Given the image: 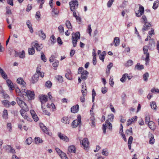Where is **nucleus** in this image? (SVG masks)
<instances>
[{
  "label": "nucleus",
  "mask_w": 159,
  "mask_h": 159,
  "mask_svg": "<svg viewBox=\"0 0 159 159\" xmlns=\"http://www.w3.org/2000/svg\"><path fill=\"white\" fill-rule=\"evenodd\" d=\"M23 95H26L30 100L34 99L35 94L34 92L30 90L22 89V90Z\"/></svg>",
  "instance_id": "nucleus-1"
},
{
  "label": "nucleus",
  "mask_w": 159,
  "mask_h": 159,
  "mask_svg": "<svg viewBox=\"0 0 159 159\" xmlns=\"http://www.w3.org/2000/svg\"><path fill=\"white\" fill-rule=\"evenodd\" d=\"M141 19L143 20L142 22L144 24L142 29V30L144 32L150 29L151 25L148 22L147 19L145 16L143 15L142 16Z\"/></svg>",
  "instance_id": "nucleus-2"
},
{
  "label": "nucleus",
  "mask_w": 159,
  "mask_h": 159,
  "mask_svg": "<svg viewBox=\"0 0 159 159\" xmlns=\"http://www.w3.org/2000/svg\"><path fill=\"white\" fill-rule=\"evenodd\" d=\"M22 98L17 97L16 98V102L19 106L21 108H25L26 111L27 110L28 106L22 99Z\"/></svg>",
  "instance_id": "nucleus-3"
},
{
  "label": "nucleus",
  "mask_w": 159,
  "mask_h": 159,
  "mask_svg": "<svg viewBox=\"0 0 159 159\" xmlns=\"http://www.w3.org/2000/svg\"><path fill=\"white\" fill-rule=\"evenodd\" d=\"M80 38V34L79 32H77L75 34L74 36H72V40L73 46L75 47L76 46L77 42L78 41L79 39Z\"/></svg>",
  "instance_id": "nucleus-4"
},
{
  "label": "nucleus",
  "mask_w": 159,
  "mask_h": 159,
  "mask_svg": "<svg viewBox=\"0 0 159 159\" xmlns=\"http://www.w3.org/2000/svg\"><path fill=\"white\" fill-rule=\"evenodd\" d=\"M39 98L41 103V108L43 111H44L43 107L45 105V103L48 101L47 96L46 95L42 94L39 95Z\"/></svg>",
  "instance_id": "nucleus-5"
},
{
  "label": "nucleus",
  "mask_w": 159,
  "mask_h": 159,
  "mask_svg": "<svg viewBox=\"0 0 159 159\" xmlns=\"http://www.w3.org/2000/svg\"><path fill=\"white\" fill-rule=\"evenodd\" d=\"M81 117L79 115L77 116V119L74 120L71 126L73 128H76L78 126H80L81 125Z\"/></svg>",
  "instance_id": "nucleus-6"
},
{
  "label": "nucleus",
  "mask_w": 159,
  "mask_h": 159,
  "mask_svg": "<svg viewBox=\"0 0 159 159\" xmlns=\"http://www.w3.org/2000/svg\"><path fill=\"white\" fill-rule=\"evenodd\" d=\"M81 147L85 150H87L89 147V142L87 138H84L82 140H80Z\"/></svg>",
  "instance_id": "nucleus-7"
},
{
  "label": "nucleus",
  "mask_w": 159,
  "mask_h": 159,
  "mask_svg": "<svg viewBox=\"0 0 159 159\" xmlns=\"http://www.w3.org/2000/svg\"><path fill=\"white\" fill-rule=\"evenodd\" d=\"M148 47L147 46H145L143 47V53L146 55V58L145 61H146V64L147 65L149 63V55L148 53L147 52L148 50Z\"/></svg>",
  "instance_id": "nucleus-8"
},
{
  "label": "nucleus",
  "mask_w": 159,
  "mask_h": 159,
  "mask_svg": "<svg viewBox=\"0 0 159 159\" xmlns=\"http://www.w3.org/2000/svg\"><path fill=\"white\" fill-rule=\"evenodd\" d=\"M70 9L72 11H74L76 8L78 7V2L77 0H72L69 2Z\"/></svg>",
  "instance_id": "nucleus-9"
},
{
  "label": "nucleus",
  "mask_w": 159,
  "mask_h": 159,
  "mask_svg": "<svg viewBox=\"0 0 159 159\" xmlns=\"http://www.w3.org/2000/svg\"><path fill=\"white\" fill-rule=\"evenodd\" d=\"M105 124H103L102 125V130L104 134H105L106 132V127L107 126H108V128L109 129H112V125L110 123L109 121H108V120H106V121Z\"/></svg>",
  "instance_id": "nucleus-10"
},
{
  "label": "nucleus",
  "mask_w": 159,
  "mask_h": 159,
  "mask_svg": "<svg viewBox=\"0 0 159 159\" xmlns=\"http://www.w3.org/2000/svg\"><path fill=\"white\" fill-rule=\"evenodd\" d=\"M144 7L141 5L139 7V10L136 12V16L137 17H140L144 13Z\"/></svg>",
  "instance_id": "nucleus-11"
},
{
  "label": "nucleus",
  "mask_w": 159,
  "mask_h": 159,
  "mask_svg": "<svg viewBox=\"0 0 159 159\" xmlns=\"http://www.w3.org/2000/svg\"><path fill=\"white\" fill-rule=\"evenodd\" d=\"M58 136L60 139L63 141L66 142H68L69 141V138L66 136L61 133H59Z\"/></svg>",
  "instance_id": "nucleus-12"
},
{
  "label": "nucleus",
  "mask_w": 159,
  "mask_h": 159,
  "mask_svg": "<svg viewBox=\"0 0 159 159\" xmlns=\"http://www.w3.org/2000/svg\"><path fill=\"white\" fill-rule=\"evenodd\" d=\"M87 91L84 90H82V95L80 97V100L81 102H84L85 101V96L86 95Z\"/></svg>",
  "instance_id": "nucleus-13"
},
{
  "label": "nucleus",
  "mask_w": 159,
  "mask_h": 159,
  "mask_svg": "<svg viewBox=\"0 0 159 159\" xmlns=\"http://www.w3.org/2000/svg\"><path fill=\"white\" fill-rule=\"evenodd\" d=\"M30 112L34 121L35 122L38 121L39 120V118L36 114L34 111L33 110H30Z\"/></svg>",
  "instance_id": "nucleus-14"
},
{
  "label": "nucleus",
  "mask_w": 159,
  "mask_h": 159,
  "mask_svg": "<svg viewBox=\"0 0 159 159\" xmlns=\"http://www.w3.org/2000/svg\"><path fill=\"white\" fill-rule=\"evenodd\" d=\"M88 72L86 70L83 71L81 75V78L83 80H86L87 78Z\"/></svg>",
  "instance_id": "nucleus-15"
},
{
  "label": "nucleus",
  "mask_w": 159,
  "mask_h": 159,
  "mask_svg": "<svg viewBox=\"0 0 159 159\" xmlns=\"http://www.w3.org/2000/svg\"><path fill=\"white\" fill-rule=\"evenodd\" d=\"M37 34L43 40H44L45 39L46 35L42 30H40L38 31Z\"/></svg>",
  "instance_id": "nucleus-16"
},
{
  "label": "nucleus",
  "mask_w": 159,
  "mask_h": 159,
  "mask_svg": "<svg viewBox=\"0 0 159 159\" xmlns=\"http://www.w3.org/2000/svg\"><path fill=\"white\" fill-rule=\"evenodd\" d=\"M40 75L37 73H35L34 76L32 77V82L34 84L38 82L39 80V76Z\"/></svg>",
  "instance_id": "nucleus-17"
},
{
  "label": "nucleus",
  "mask_w": 159,
  "mask_h": 159,
  "mask_svg": "<svg viewBox=\"0 0 159 159\" xmlns=\"http://www.w3.org/2000/svg\"><path fill=\"white\" fill-rule=\"evenodd\" d=\"M32 45H34V47L35 48L36 50L37 51H40L43 48V46L42 45H39L38 43H35L34 42H33L32 43Z\"/></svg>",
  "instance_id": "nucleus-18"
},
{
  "label": "nucleus",
  "mask_w": 159,
  "mask_h": 159,
  "mask_svg": "<svg viewBox=\"0 0 159 159\" xmlns=\"http://www.w3.org/2000/svg\"><path fill=\"white\" fill-rule=\"evenodd\" d=\"M79 106L78 104L73 106L71 108V111L72 112L75 113L77 112L79 110Z\"/></svg>",
  "instance_id": "nucleus-19"
},
{
  "label": "nucleus",
  "mask_w": 159,
  "mask_h": 159,
  "mask_svg": "<svg viewBox=\"0 0 159 159\" xmlns=\"http://www.w3.org/2000/svg\"><path fill=\"white\" fill-rule=\"evenodd\" d=\"M41 68L40 66H38L37 67L36 72L35 73H37L40 75V76L43 78L44 76V73L43 72H41Z\"/></svg>",
  "instance_id": "nucleus-20"
},
{
  "label": "nucleus",
  "mask_w": 159,
  "mask_h": 159,
  "mask_svg": "<svg viewBox=\"0 0 159 159\" xmlns=\"http://www.w3.org/2000/svg\"><path fill=\"white\" fill-rule=\"evenodd\" d=\"M17 82L18 83L24 87L26 85L25 82L21 78H19L17 80Z\"/></svg>",
  "instance_id": "nucleus-21"
},
{
  "label": "nucleus",
  "mask_w": 159,
  "mask_h": 159,
  "mask_svg": "<svg viewBox=\"0 0 159 159\" xmlns=\"http://www.w3.org/2000/svg\"><path fill=\"white\" fill-rule=\"evenodd\" d=\"M147 124H148L149 128L152 130H154L156 128V126L155 123L152 121H150L148 122Z\"/></svg>",
  "instance_id": "nucleus-22"
},
{
  "label": "nucleus",
  "mask_w": 159,
  "mask_h": 159,
  "mask_svg": "<svg viewBox=\"0 0 159 159\" xmlns=\"http://www.w3.org/2000/svg\"><path fill=\"white\" fill-rule=\"evenodd\" d=\"M137 118L136 116H135L134 117H132L131 119H129L127 121V125L129 126L134 121H136Z\"/></svg>",
  "instance_id": "nucleus-23"
},
{
  "label": "nucleus",
  "mask_w": 159,
  "mask_h": 159,
  "mask_svg": "<svg viewBox=\"0 0 159 159\" xmlns=\"http://www.w3.org/2000/svg\"><path fill=\"white\" fill-rule=\"evenodd\" d=\"M0 74L2 78L4 79L7 78V76L3 70L0 67Z\"/></svg>",
  "instance_id": "nucleus-24"
},
{
  "label": "nucleus",
  "mask_w": 159,
  "mask_h": 159,
  "mask_svg": "<svg viewBox=\"0 0 159 159\" xmlns=\"http://www.w3.org/2000/svg\"><path fill=\"white\" fill-rule=\"evenodd\" d=\"M40 127L44 132L46 134L48 133V129L43 124H40Z\"/></svg>",
  "instance_id": "nucleus-25"
},
{
  "label": "nucleus",
  "mask_w": 159,
  "mask_h": 159,
  "mask_svg": "<svg viewBox=\"0 0 159 159\" xmlns=\"http://www.w3.org/2000/svg\"><path fill=\"white\" fill-rule=\"evenodd\" d=\"M68 151L70 152L75 153V148L74 146L71 145L69 147Z\"/></svg>",
  "instance_id": "nucleus-26"
},
{
  "label": "nucleus",
  "mask_w": 159,
  "mask_h": 159,
  "mask_svg": "<svg viewBox=\"0 0 159 159\" xmlns=\"http://www.w3.org/2000/svg\"><path fill=\"white\" fill-rule=\"evenodd\" d=\"M7 83L8 86L9 87L10 90H12L13 86L12 82L10 80H7Z\"/></svg>",
  "instance_id": "nucleus-27"
},
{
  "label": "nucleus",
  "mask_w": 159,
  "mask_h": 159,
  "mask_svg": "<svg viewBox=\"0 0 159 159\" xmlns=\"http://www.w3.org/2000/svg\"><path fill=\"white\" fill-rule=\"evenodd\" d=\"M113 43H115V46L116 47L118 46L120 44V39L118 37L114 38Z\"/></svg>",
  "instance_id": "nucleus-28"
},
{
  "label": "nucleus",
  "mask_w": 159,
  "mask_h": 159,
  "mask_svg": "<svg viewBox=\"0 0 159 159\" xmlns=\"http://www.w3.org/2000/svg\"><path fill=\"white\" fill-rule=\"evenodd\" d=\"M61 120L62 122L65 124H69L70 123L68 118L67 117H63L62 118Z\"/></svg>",
  "instance_id": "nucleus-29"
},
{
  "label": "nucleus",
  "mask_w": 159,
  "mask_h": 159,
  "mask_svg": "<svg viewBox=\"0 0 159 159\" xmlns=\"http://www.w3.org/2000/svg\"><path fill=\"white\" fill-rule=\"evenodd\" d=\"M8 113L7 110L5 109L3 111L2 116L4 119H6L8 118Z\"/></svg>",
  "instance_id": "nucleus-30"
},
{
  "label": "nucleus",
  "mask_w": 159,
  "mask_h": 159,
  "mask_svg": "<svg viewBox=\"0 0 159 159\" xmlns=\"http://www.w3.org/2000/svg\"><path fill=\"white\" fill-rule=\"evenodd\" d=\"M127 77H128V74H125L123 75L122 78L120 79V81L123 83L125 82L126 80Z\"/></svg>",
  "instance_id": "nucleus-31"
},
{
  "label": "nucleus",
  "mask_w": 159,
  "mask_h": 159,
  "mask_svg": "<svg viewBox=\"0 0 159 159\" xmlns=\"http://www.w3.org/2000/svg\"><path fill=\"white\" fill-rule=\"evenodd\" d=\"M143 66L142 65H140L139 63H138L135 67V68L139 70L143 69Z\"/></svg>",
  "instance_id": "nucleus-32"
},
{
  "label": "nucleus",
  "mask_w": 159,
  "mask_h": 159,
  "mask_svg": "<svg viewBox=\"0 0 159 159\" xmlns=\"http://www.w3.org/2000/svg\"><path fill=\"white\" fill-rule=\"evenodd\" d=\"M59 155L60 156L62 159H68L66 154L62 152L59 154Z\"/></svg>",
  "instance_id": "nucleus-33"
},
{
  "label": "nucleus",
  "mask_w": 159,
  "mask_h": 159,
  "mask_svg": "<svg viewBox=\"0 0 159 159\" xmlns=\"http://www.w3.org/2000/svg\"><path fill=\"white\" fill-rule=\"evenodd\" d=\"M35 141L36 143L37 144L41 143L43 142V140L42 139L39 137L35 138Z\"/></svg>",
  "instance_id": "nucleus-34"
},
{
  "label": "nucleus",
  "mask_w": 159,
  "mask_h": 159,
  "mask_svg": "<svg viewBox=\"0 0 159 159\" xmlns=\"http://www.w3.org/2000/svg\"><path fill=\"white\" fill-rule=\"evenodd\" d=\"M66 25L68 29H72V25L70 21H66Z\"/></svg>",
  "instance_id": "nucleus-35"
},
{
  "label": "nucleus",
  "mask_w": 159,
  "mask_h": 159,
  "mask_svg": "<svg viewBox=\"0 0 159 159\" xmlns=\"http://www.w3.org/2000/svg\"><path fill=\"white\" fill-rule=\"evenodd\" d=\"M159 4V1L158 0H157L154 2L153 3V4L152 6V8L155 10L157 9L158 7Z\"/></svg>",
  "instance_id": "nucleus-36"
},
{
  "label": "nucleus",
  "mask_w": 159,
  "mask_h": 159,
  "mask_svg": "<svg viewBox=\"0 0 159 159\" xmlns=\"http://www.w3.org/2000/svg\"><path fill=\"white\" fill-rule=\"evenodd\" d=\"M28 52L30 55H33L34 53L35 50L33 47L28 49Z\"/></svg>",
  "instance_id": "nucleus-37"
},
{
  "label": "nucleus",
  "mask_w": 159,
  "mask_h": 159,
  "mask_svg": "<svg viewBox=\"0 0 159 159\" xmlns=\"http://www.w3.org/2000/svg\"><path fill=\"white\" fill-rule=\"evenodd\" d=\"M114 118V115L112 114H111L110 115H108V121H113Z\"/></svg>",
  "instance_id": "nucleus-38"
},
{
  "label": "nucleus",
  "mask_w": 159,
  "mask_h": 159,
  "mask_svg": "<svg viewBox=\"0 0 159 159\" xmlns=\"http://www.w3.org/2000/svg\"><path fill=\"white\" fill-rule=\"evenodd\" d=\"M16 91L17 95L20 96V97H21L22 96L23 97V95L19 88H17L16 89Z\"/></svg>",
  "instance_id": "nucleus-39"
},
{
  "label": "nucleus",
  "mask_w": 159,
  "mask_h": 159,
  "mask_svg": "<svg viewBox=\"0 0 159 159\" xmlns=\"http://www.w3.org/2000/svg\"><path fill=\"white\" fill-rule=\"evenodd\" d=\"M58 29L60 33L61 34H63L64 31L63 26L60 25L59 26Z\"/></svg>",
  "instance_id": "nucleus-40"
},
{
  "label": "nucleus",
  "mask_w": 159,
  "mask_h": 159,
  "mask_svg": "<svg viewBox=\"0 0 159 159\" xmlns=\"http://www.w3.org/2000/svg\"><path fill=\"white\" fill-rule=\"evenodd\" d=\"M148 77L149 74L148 72L144 74L143 75V80L145 81H147L148 80Z\"/></svg>",
  "instance_id": "nucleus-41"
},
{
  "label": "nucleus",
  "mask_w": 159,
  "mask_h": 159,
  "mask_svg": "<svg viewBox=\"0 0 159 159\" xmlns=\"http://www.w3.org/2000/svg\"><path fill=\"white\" fill-rule=\"evenodd\" d=\"M133 63V61L131 60H129L125 64L126 66H132Z\"/></svg>",
  "instance_id": "nucleus-42"
},
{
  "label": "nucleus",
  "mask_w": 159,
  "mask_h": 159,
  "mask_svg": "<svg viewBox=\"0 0 159 159\" xmlns=\"http://www.w3.org/2000/svg\"><path fill=\"white\" fill-rule=\"evenodd\" d=\"M37 2L40 4L39 8H42L43 7V5L44 2V0H37Z\"/></svg>",
  "instance_id": "nucleus-43"
},
{
  "label": "nucleus",
  "mask_w": 159,
  "mask_h": 159,
  "mask_svg": "<svg viewBox=\"0 0 159 159\" xmlns=\"http://www.w3.org/2000/svg\"><path fill=\"white\" fill-rule=\"evenodd\" d=\"M2 103L5 106H9L10 105V102L7 100H4L2 102Z\"/></svg>",
  "instance_id": "nucleus-44"
},
{
  "label": "nucleus",
  "mask_w": 159,
  "mask_h": 159,
  "mask_svg": "<svg viewBox=\"0 0 159 159\" xmlns=\"http://www.w3.org/2000/svg\"><path fill=\"white\" fill-rule=\"evenodd\" d=\"M52 83L50 81H47L45 83L46 86L48 88H50L52 86Z\"/></svg>",
  "instance_id": "nucleus-45"
},
{
  "label": "nucleus",
  "mask_w": 159,
  "mask_h": 159,
  "mask_svg": "<svg viewBox=\"0 0 159 159\" xmlns=\"http://www.w3.org/2000/svg\"><path fill=\"white\" fill-rule=\"evenodd\" d=\"M41 59L44 62H46L47 61V58L44 54V53L42 52L41 53Z\"/></svg>",
  "instance_id": "nucleus-46"
},
{
  "label": "nucleus",
  "mask_w": 159,
  "mask_h": 159,
  "mask_svg": "<svg viewBox=\"0 0 159 159\" xmlns=\"http://www.w3.org/2000/svg\"><path fill=\"white\" fill-rule=\"evenodd\" d=\"M6 13L7 14L11 15L12 14L11 10L10 7L9 6H7L6 7Z\"/></svg>",
  "instance_id": "nucleus-47"
},
{
  "label": "nucleus",
  "mask_w": 159,
  "mask_h": 159,
  "mask_svg": "<svg viewBox=\"0 0 159 159\" xmlns=\"http://www.w3.org/2000/svg\"><path fill=\"white\" fill-rule=\"evenodd\" d=\"M150 116L149 114H148L145 117V122L146 124H147L148 122H150Z\"/></svg>",
  "instance_id": "nucleus-48"
},
{
  "label": "nucleus",
  "mask_w": 159,
  "mask_h": 159,
  "mask_svg": "<svg viewBox=\"0 0 159 159\" xmlns=\"http://www.w3.org/2000/svg\"><path fill=\"white\" fill-rule=\"evenodd\" d=\"M7 147L10 149V152L12 154H15L16 153L15 149L12 147L11 146L9 145H7Z\"/></svg>",
  "instance_id": "nucleus-49"
},
{
  "label": "nucleus",
  "mask_w": 159,
  "mask_h": 159,
  "mask_svg": "<svg viewBox=\"0 0 159 159\" xmlns=\"http://www.w3.org/2000/svg\"><path fill=\"white\" fill-rule=\"evenodd\" d=\"M19 56L21 58H24L25 57V52L24 51H22L19 53Z\"/></svg>",
  "instance_id": "nucleus-50"
},
{
  "label": "nucleus",
  "mask_w": 159,
  "mask_h": 159,
  "mask_svg": "<svg viewBox=\"0 0 159 159\" xmlns=\"http://www.w3.org/2000/svg\"><path fill=\"white\" fill-rule=\"evenodd\" d=\"M151 108L152 109L156 110V109L157 106L156 102H153L152 103L150 104Z\"/></svg>",
  "instance_id": "nucleus-51"
},
{
  "label": "nucleus",
  "mask_w": 159,
  "mask_h": 159,
  "mask_svg": "<svg viewBox=\"0 0 159 159\" xmlns=\"http://www.w3.org/2000/svg\"><path fill=\"white\" fill-rule=\"evenodd\" d=\"M126 134L128 135H132L133 132L132 128H130L129 129L126 130Z\"/></svg>",
  "instance_id": "nucleus-52"
},
{
  "label": "nucleus",
  "mask_w": 159,
  "mask_h": 159,
  "mask_svg": "<svg viewBox=\"0 0 159 159\" xmlns=\"http://www.w3.org/2000/svg\"><path fill=\"white\" fill-rule=\"evenodd\" d=\"M21 109H22L20 110V113L21 115H22L23 114H25V111H28V110H29V109H28V107H27V111H26V110H25V108H21Z\"/></svg>",
  "instance_id": "nucleus-53"
},
{
  "label": "nucleus",
  "mask_w": 159,
  "mask_h": 159,
  "mask_svg": "<svg viewBox=\"0 0 159 159\" xmlns=\"http://www.w3.org/2000/svg\"><path fill=\"white\" fill-rule=\"evenodd\" d=\"M32 142V139L31 138H29L26 140L27 144L28 145L30 144Z\"/></svg>",
  "instance_id": "nucleus-54"
},
{
  "label": "nucleus",
  "mask_w": 159,
  "mask_h": 159,
  "mask_svg": "<svg viewBox=\"0 0 159 159\" xmlns=\"http://www.w3.org/2000/svg\"><path fill=\"white\" fill-rule=\"evenodd\" d=\"M7 128L9 129V132H11L12 131V127L11 124L10 123H7Z\"/></svg>",
  "instance_id": "nucleus-55"
},
{
  "label": "nucleus",
  "mask_w": 159,
  "mask_h": 159,
  "mask_svg": "<svg viewBox=\"0 0 159 159\" xmlns=\"http://www.w3.org/2000/svg\"><path fill=\"white\" fill-rule=\"evenodd\" d=\"M59 62L57 60H55L52 64V66L54 67H57L58 66Z\"/></svg>",
  "instance_id": "nucleus-56"
},
{
  "label": "nucleus",
  "mask_w": 159,
  "mask_h": 159,
  "mask_svg": "<svg viewBox=\"0 0 159 159\" xmlns=\"http://www.w3.org/2000/svg\"><path fill=\"white\" fill-rule=\"evenodd\" d=\"M114 0H110L107 3V6L108 7H111Z\"/></svg>",
  "instance_id": "nucleus-57"
},
{
  "label": "nucleus",
  "mask_w": 159,
  "mask_h": 159,
  "mask_svg": "<svg viewBox=\"0 0 159 159\" xmlns=\"http://www.w3.org/2000/svg\"><path fill=\"white\" fill-rule=\"evenodd\" d=\"M101 91L102 93L105 94L107 91V89L106 87H102L101 89Z\"/></svg>",
  "instance_id": "nucleus-58"
},
{
  "label": "nucleus",
  "mask_w": 159,
  "mask_h": 159,
  "mask_svg": "<svg viewBox=\"0 0 159 159\" xmlns=\"http://www.w3.org/2000/svg\"><path fill=\"white\" fill-rule=\"evenodd\" d=\"M52 12H54L55 15H58L59 11L57 8H54L52 9Z\"/></svg>",
  "instance_id": "nucleus-59"
},
{
  "label": "nucleus",
  "mask_w": 159,
  "mask_h": 159,
  "mask_svg": "<svg viewBox=\"0 0 159 159\" xmlns=\"http://www.w3.org/2000/svg\"><path fill=\"white\" fill-rule=\"evenodd\" d=\"M66 78L68 80H70L71 79V75L69 72L66 73L65 75Z\"/></svg>",
  "instance_id": "nucleus-60"
},
{
  "label": "nucleus",
  "mask_w": 159,
  "mask_h": 159,
  "mask_svg": "<svg viewBox=\"0 0 159 159\" xmlns=\"http://www.w3.org/2000/svg\"><path fill=\"white\" fill-rule=\"evenodd\" d=\"M102 154L104 155L107 156L108 155V152L107 150V149H106L102 150Z\"/></svg>",
  "instance_id": "nucleus-61"
},
{
  "label": "nucleus",
  "mask_w": 159,
  "mask_h": 159,
  "mask_svg": "<svg viewBox=\"0 0 159 159\" xmlns=\"http://www.w3.org/2000/svg\"><path fill=\"white\" fill-rule=\"evenodd\" d=\"M113 66V63L111 62L107 66V68L108 69V71H110V70L111 68Z\"/></svg>",
  "instance_id": "nucleus-62"
},
{
  "label": "nucleus",
  "mask_w": 159,
  "mask_h": 159,
  "mask_svg": "<svg viewBox=\"0 0 159 159\" xmlns=\"http://www.w3.org/2000/svg\"><path fill=\"white\" fill-rule=\"evenodd\" d=\"M151 92L153 93H159V89H155V88H153L152 89Z\"/></svg>",
  "instance_id": "nucleus-63"
},
{
  "label": "nucleus",
  "mask_w": 159,
  "mask_h": 159,
  "mask_svg": "<svg viewBox=\"0 0 159 159\" xmlns=\"http://www.w3.org/2000/svg\"><path fill=\"white\" fill-rule=\"evenodd\" d=\"M26 24L29 28H31L32 27L31 24L30 20H28L26 22Z\"/></svg>",
  "instance_id": "nucleus-64"
}]
</instances>
